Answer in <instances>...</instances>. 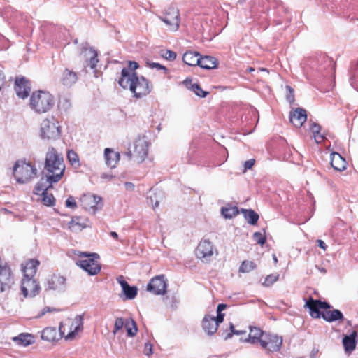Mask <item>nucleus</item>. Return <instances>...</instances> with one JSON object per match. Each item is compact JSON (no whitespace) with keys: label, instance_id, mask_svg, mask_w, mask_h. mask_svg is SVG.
Instances as JSON below:
<instances>
[{"label":"nucleus","instance_id":"nucleus-1","mask_svg":"<svg viewBox=\"0 0 358 358\" xmlns=\"http://www.w3.org/2000/svg\"><path fill=\"white\" fill-rule=\"evenodd\" d=\"M44 169L47 171V180L50 184L59 182L65 171L63 156L51 148L45 155Z\"/></svg>","mask_w":358,"mask_h":358},{"label":"nucleus","instance_id":"nucleus-2","mask_svg":"<svg viewBox=\"0 0 358 358\" xmlns=\"http://www.w3.org/2000/svg\"><path fill=\"white\" fill-rule=\"evenodd\" d=\"M305 307L309 309L310 316L315 318L322 317L329 322L343 319V315L339 310H329L331 308L330 304L313 299L312 297L306 302Z\"/></svg>","mask_w":358,"mask_h":358},{"label":"nucleus","instance_id":"nucleus-3","mask_svg":"<svg viewBox=\"0 0 358 358\" xmlns=\"http://www.w3.org/2000/svg\"><path fill=\"white\" fill-rule=\"evenodd\" d=\"M149 142L146 136H138L122 152L123 156L134 164H140L145 161L148 154Z\"/></svg>","mask_w":358,"mask_h":358},{"label":"nucleus","instance_id":"nucleus-4","mask_svg":"<svg viewBox=\"0 0 358 358\" xmlns=\"http://www.w3.org/2000/svg\"><path fill=\"white\" fill-rule=\"evenodd\" d=\"M55 105L53 96L48 92H34L29 99V106L36 113L41 114L50 110Z\"/></svg>","mask_w":358,"mask_h":358},{"label":"nucleus","instance_id":"nucleus-5","mask_svg":"<svg viewBox=\"0 0 358 358\" xmlns=\"http://www.w3.org/2000/svg\"><path fill=\"white\" fill-rule=\"evenodd\" d=\"M124 89H129L137 98L148 94L152 85L150 82L143 76H134L128 80L127 85L123 83H118Z\"/></svg>","mask_w":358,"mask_h":358},{"label":"nucleus","instance_id":"nucleus-6","mask_svg":"<svg viewBox=\"0 0 358 358\" xmlns=\"http://www.w3.org/2000/svg\"><path fill=\"white\" fill-rule=\"evenodd\" d=\"M36 175V168L30 163L19 161L15 163L13 167V176L18 183H27L34 179Z\"/></svg>","mask_w":358,"mask_h":358},{"label":"nucleus","instance_id":"nucleus-7","mask_svg":"<svg viewBox=\"0 0 358 358\" xmlns=\"http://www.w3.org/2000/svg\"><path fill=\"white\" fill-rule=\"evenodd\" d=\"M79 256L82 259L76 262V264L85 271L89 275L97 274L101 270V266L98 262L99 256L96 253L80 252Z\"/></svg>","mask_w":358,"mask_h":358},{"label":"nucleus","instance_id":"nucleus-8","mask_svg":"<svg viewBox=\"0 0 358 358\" xmlns=\"http://www.w3.org/2000/svg\"><path fill=\"white\" fill-rule=\"evenodd\" d=\"M215 254L217 255L215 247L207 239L201 240L195 250L196 257L204 263L210 262Z\"/></svg>","mask_w":358,"mask_h":358},{"label":"nucleus","instance_id":"nucleus-9","mask_svg":"<svg viewBox=\"0 0 358 358\" xmlns=\"http://www.w3.org/2000/svg\"><path fill=\"white\" fill-rule=\"evenodd\" d=\"M158 18L165 23L167 29L171 31H176L180 26V13L177 8L173 6L169 7L162 15H159Z\"/></svg>","mask_w":358,"mask_h":358},{"label":"nucleus","instance_id":"nucleus-10","mask_svg":"<svg viewBox=\"0 0 358 358\" xmlns=\"http://www.w3.org/2000/svg\"><path fill=\"white\" fill-rule=\"evenodd\" d=\"M83 324V317L78 315L72 322L70 319H67L64 322H61L59 325V332L62 336H64L66 333V326H69L67 334L65 336L66 339H73L76 334L82 329Z\"/></svg>","mask_w":358,"mask_h":358},{"label":"nucleus","instance_id":"nucleus-11","mask_svg":"<svg viewBox=\"0 0 358 358\" xmlns=\"http://www.w3.org/2000/svg\"><path fill=\"white\" fill-rule=\"evenodd\" d=\"M41 287L33 277H24L21 282V292L24 297H34L39 294Z\"/></svg>","mask_w":358,"mask_h":358},{"label":"nucleus","instance_id":"nucleus-12","mask_svg":"<svg viewBox=\"0 0 358 358\" xmlns=\"http://www.w3.org/2000/svg\"><path fill=\"white\" fill-rule=\"evenodd\" d=\"M123 327H125L127 336L129 337L134 336L138 331L136 324L133 319L124 320L122 317H117L113 330V334L115 335L120 330H122Z\"/></svg>","mask_w":358,"mask_h":358},{"label":"nucleus","instance_id":"nucleus-13","mask_svg":"<svg viewBox=\"0 0 358 358\" xmlns=\"http://www.w3.org/2000/svg\"><path fill=\"white\" fill-rule=\"evenodd\" d=\"M167 281L164 275L152 278L147 285V290L155 295H163L166 292Z\"/></svg>","mask_w":358,"mask_h":358},{"label":"nucleus","instance_id":"nucleus-14","mask_svg":"<svg viewBox=\"0 0 358 358\" xmlns=\"http://www.w3.org/2000/svg\"><path fill=\"white\" fill-rule=\"evenodd\" d=\"M66 287V278L60 274L50 275L45 283V290L61 292L65 290Z\"/></svg>","mask_w":358,"mask_h":358},{"label":"nucleus","instance_id":"nucleus-15","mask_svg":"<svg viewBox=\"0 0 358 358\" xmlns=\"http://www.w3.org/2000/svg\"><path fill=\"white\" fill-rule=\"evenodd\" d=\"M80 202L83 207L94 214L96 212L101 208V198L100 196L94 194H84L80 198Z\"/></svg>","mask_w":358,"mask_h":358},{"label":"nucleus","instance_id":"nucleus-16","mask_svg":"<svg viewBox=\"0 0 358 358\" xmlns=\"http://www.w3.org/2000/svg\"><path fill=\"white\" fill-rule=\"evenodd\" d=\"M282 338L274 334H266L261 340V346L268 351H278L282 345Z\"/></svg>","mask_w":358,"mask_h":358},{"label":"nucleus","instance_id":"nucleus-17","mask_svg":"<svg viewBox=\"0 0 358 358\" xmlns=\"http://www.w3.org/2000/svg\"><path fill=\"white\" fill-rule=\"evenodd\" d=\"M13 284L11 270L5 264L4 267L0 268V294L10 290Z\"/></svg>","mask_w":358,"mask_h":358},{"label":"nucleus","instance_id":"nucleus-18","mask_svg":"<svg viewBox=\"0 0 358 358\" xmlns=\"http://www.w3.org/2000/svg\"><path fill=\"white\" fill-rule=\"evenodd\" d=\"M96 50L92 48L83 47L80 52V58L84 61V67L90 66L92 69L96 66L99 59Z\"/></svg>","mask_w":358,"mask_h":358},{"label":"nucleus","instance_id":"nucleus-19","mask_svg":"<svg viewBox=\"0 0 358 358\" xmlns=\"http://www.w3.org/2000/svg\"><path fill=\"white\" fill-rule=\"evenodd\" d=\"M138 66H139L137 62L129 61L128 66L122 69L121 72V77L120 78L118 83H123L124 84L127 85L128 80H129V79L137 76L135 70H136Z\"/></svg>","mask_w":358,"mask_h":358},{"label":"nucleus","instance_id":"nucleus-20","mask_svg":"<svg viewBox=\"0 0 358 358\" xmlns=\"http://www.w3.org/2000/svg\"><path fill=\"white\" fill-rule=\"evenodd\" d=\"M41 134H55L61 133L60 127L54 119H45L41 124Z\"/></svg>","mask_w":358,"mask_h":358},{"label":"nucleus","instance_id":"nucleus-21","mask_svg":"<svg viewBox=\"0 0 358 358\" xmlns=\"http://www.w3.org/2000/svg\"><path fill=\"white\" fill-rule=\"evenodd\" d=\"M307 115L305 109L297 108L289 113V120L295 127H301L306 121Z\"/></svg>","mask_w":358,"mask_h":358},{"label":"nucleus","instance_id":"nucleus-22","mask_svg":"<svg viewBox=\"0 0 358 358\" xmlns=\"http://www.w3.org/2000/svg\"><path fill=\"white\" fill-rule=\"evenodd\" d=\"M117 281L120 285L126 299H133L136 296L138 289L134 286H130L122 276L117 278Z\"/></svg>","mask_w":358,"mask_h":358},{"label":"nucleus","instance_id":"nucleus-23","mask_svg":"<svg viewBox=\"0 0 358 358\" xmlns=\"http://www.w3.org/2000/svg\"><path fill=\"white\" fill-rule=\"evenodd\" d=\"M15 90L17 95L22 99H25L29 96L30 87L24 78H16Z\"/></svg>","mask_w":358,"mask_h":358},{"label":"nucleus","instance_id":"nucleus-24","mask_svg":"<svg viewBox=\"0 0 358 358\" xmlns=\"http://www.w3.org/2000/svg\"><path fill=\"white\" fill-rule=\"evenodd\" d=\"M104 157L106 165L110 168L117 166L120 159L118 152H115L112 148H107L104 150Z\"/></svg>","mask_w":358,"mask_h":358},{"label":"nucleus","instance_id":"nucleus-25","mask_svg":"<svg viewBox=\"0 0 358 358\" xmlns=\"http://www.w3.org/2000/svg\"><path fill=\"white\" fill-rule=\"evenodd\" d=\"M331 165L338 171H343L346 169L347 162L345 159L338 152L331 154Z\"/></svg>","mask_w":358,"mask_h":358},{"label":"nucleus","instance_id":"nucleus-26","mask_svg":"<svg viewBox=\"0 0 358 358\" xmlns=\"http://www.w3.org/2000/svg\"><path fill=\"white\" fill-rule=\"evenodd\" d=\"M357 331H352L350 334L345 335L343 337V345L346 352L351 353L355 349L357 345Z\"/></svg>","mask_w":358,"mask_h":358},{"label":"nucleus","instance_id":"nucleus-27","mask_svg":"<svg viewBox=\"0 0 358 358\" xmlns=\"http://www.w3.org/2000/svg\"><path fill=\"white\" fill-rule=\"evenodd\" d=\"M202 327L206 333L213 335L217 330V325L215 321V317L206 315L202 321Z\"/></svg>","mask_w":358,"mask_h":358},{"label":"nucleus","instance_id":"nucleus-28","mask_svg":"<svg viewBox=\"0 0 358 358\" xmlns=\"http://www.w3.org/2000/svg\"><path fill=\"white\" fill-rule=\"evenodd\" d=\"M77 80V73L69 69H66L61 76L62 83L66 87L72 86L76 83Z\"/></svg>","mask_w":358,"mask_h":358},{"label":"nucleus","instance_id":"nucleus-29","mask_svg":"<svg viewBox=\"0 0 358 358\" xmlns=\"http://www.w3.org/2000/svg\"><path fill=\"white\" fill-rule=\"evenodd\" d=\"M39 265V262L36 259H29L24 265H22V271L24 277H34L36 273L37 267Z\"/></svg>","mask_w":358,"mask_h":358},{"label":"nucleus","instance_id":"nucleus-30","mask_svg":"<svg viewBox=\"0 0 358 358\" xmlns=\"http://www.w3.org/2000/svg\"><path fill=\"white\" fill-rule=\"evenodd\" d=\"M13 341L17 345L27 347L34 343V337L30 334H20L19 336L13 338Z\"/></svg>","mask_w":358,"mask_h":358},{"label":"nucleus","instance_id":"nucleus-31","mask_svg":"<svg viewBox=\"0 0 358 358\" xmlns=\"http://www.w3.org/2000/svg\"><path fill=\"white\" fill-rule=\"evenodd\" d=\"M87 227L85 220L80 217H73L68 224L69 229L72 231H80Z\"/></svg>","mask_w":358,"mask_h":358},{"label":"nucleus","instance_id":"nucleus-32","mask_svg":"<svg viewBox=\"0 0 358 358\" xmlns=\"http://www.w3.org/2000/svg\"><path fill=\"white\" fill-rule=\"evenodd\" d=\"M199 62V63L198 66L206 69H215L217 66V59L211 56L200 57Z\"/></svg>","mask_w":358,"mask_h":358},{"label":"nucleus","instance_id":"nucleus-33","mask_svg":"<svg viewBox=\"0 0 358 358\" xmlns=\"http://www.w3.org/2000/svg\"><path fill=\"white\" fill-rule=\"evenodd\" d=\"M200 55L196 52L187 51L182 57L183 62L189 66H196L199 63Z\"/></svg>","mask_w":358,"mask_h":358},{"label":"nucleus","instance_id":"nucleus-34","mask_svg":"<svg viewBox=\"0 0 358 358\" xmlns=\"http://www.w3.org/2000/svg\"><path fill=\"white\" fill-rule=\"evenodd\" d=\"M266 333L263 332L260 329L257 327H250L248 341L251 343L261 344V340L263 336L266 335Z\"/></svg>","mask_w":358,"mask_h":358},{"label":"nucleus","instance_id":"nucleus-35","mask_svg":"<svg viewBox=\"0 0 358 358\" xmlns=\"http://www.w3.org/2000/svg\"><path fill=\"white\" fill-rule=\"evenodd\" d=\"M52 184L49 183V180H47V175L45 177H43L41 180L37 182L34 188V193L36 194H39L41 192L44 193L45 192H48L49 188L52 187Z\"/></svg>","mask_w":358,"mask_h":358},{"label":"nucleus","instance_id":"nucleus-36","mask_svg":"<svg viewBox=\"0 0 358 358\" xmlns=\"http://www.w3.org/2000/svg\"><path fill=\"white\" fill-rule=\"evenodd\" d=\"M57 331L54 327L45 328L41 334V338L48 342L55 341L57 339Z\"/></svg>","mask_w":358,"mask_h":358},{"label":"nucleus","instance_id":"nucleus-37","mask_svg":"<svg viewBox=\"0 0 358 358\" xmlns=\"http://www.w3.org/2000/svg\"><path fill=\"white\" fill-rule=\"evenodd\" d=\"M221 213L224 218L231 219L238 214V210L236 206L228 204L221 208Z\"/></svg>","mask_w":358,"mask_h":358},{"label":"nucleus","instance_id":"nucleus-38","mask_svg":"<svg viewBox=\"0 0 358 358\" xmlns=\"http://www.w3.org/2000/svg\"><path fill=\"white\" fill-rule=\"evenodd\" d=\"M241 212L249 224L254 225L257 222L259 215L254 210L242 209Z\"/></svg>","mask_w":358,"mask_h":358},{"label":"nucleus","instance_id":"nucleus-39","mask_svg":"<svg viewBox=\"0 0 358 358\" xmlns=\"http://www.w3.org/2000/svg\"><path fill=\"white\" fill-rule=\"evenodd\" d=\"M184 83L187 85L188 88H189L192 91H193L196 95L200 97H205L208 92L206 91H203L199 85L198 84H192L191 80L186 79L184 80Z\"/></svg>","mask_w":358,"mask_h":358},{"label":"nucleus","instance_id":"nucleus-40","mask_svg":"<svg viewBox=\"0 0 358 358\" xmlns=\"http://www.w3.org/2000/svg\"><path fill=\"white\" fill-rule=\"evenodd\" d=\"M256 267L255 264L251 261H243L239 268L241 273H248Z\"/></svg>","mask_w":358,"mask_h":358},{"label":"nucleus","instance_id":"nucleus-41","mask_svg":"<svg viewBox=\"0 0 358 358\" xmlns=\"http://www.w3.org/2000/svg\"><path fill=\"white\" fill-rule=\"evenodd\" d=\"M42 202L44 205L48 206H53L55 201V197L52 194L45 192L42 193Z\"/></svg>","mask_w":358,"mask_h":358},{"label":"nucleus","instance_id":"nucleus-42","mask_svg":"<svg viewBox=\"0 0 358 358\" xmlns=\"http://www.w3.org/2000/svg\"><path fill=\"white\" fill-rule=\"evenodd\" d=\"M67 159L72 166H79V159L78 155L73 150L68 151Z\"/></svg>","mask_w":358,"mask_h":358},{"label":"nucleus","instance_id":"nucleus-43","mask_svg":"<svg viewBox=\"0 0 358 358\" xmlns=\"http://www.w3.org/2000/svg\"><path fill=\"white\" fill-rule=\"evenodd\" d=\"M279 275L278 274H271L267 275L264 281L262 282V285L265 287H269L272 285L275 282L278 280Z\"/></svg>","mask_w":358,"mask_h":358},{"label":"nucleus","instance_id":"nucleus-44","mask_svg":"<svg viewBox=\"0 0 358 358\" xmlns=\"http://www.w3.org/2000/svg\"><path fill=\"white\" fill-rule=\"evenodd\" d=\"M71 106V103L69 101V100L66 98H62L60 99L58 103V107L60 110L66 111L68 110Z\"/></svg>","mask_w":358,"mask_h":358},{"label":"nucleus","instance_id":"nucleus-45","mask_svg":"<svg viewBox=\"0 0 358 358\" xmlns=\"http://www.w3.org/2000/svg\"><path fill=\"white\" fill-rule=\"evenodd\" d=\"M162 196L160 194H157L156 192L153 193L152 194L150 195L149 199L150 200V202L152 205L153 209L157 208L159 206V199Z\"/></svg>","mask_w":358,"mask_h":358},{"label":"nucleus","instance_id":"nucleus-46","mask_svg":"<svg viewBox=\"0 0 358 358\" xmlns=\"http://www.w3.org/2000/svg\"><path fill=\"white\" fill-rule=\"evenodd\" d=\"M161 56L167 60L173 61L176 58V53L171 50H162Z\"/></svg>","mask_w":358,"mask_h":358},{"label":"nucleus","instance_id":"nucleus-47","mask_svg":"<svg viewBox=\"0 0 358 358\" xmlns=\"http://www.w3.org/2000/svg\"><path fill=\"white\" fill-rule=\"evenodd\" d=\"M286 90H287V94H286V100L289 103H293L294 102V89L289 86V85H287L285 87Z\"/></svg>","mask_w":358,"mask_h":358},{"label":"nucleus","instance_id":"nucleus-48","mask_svg":"<svg viewBox=\"0 0 358 358\" xmlns=\"http://www.w3.org/2000/svg\"><path fill=\"white\" fill-rule=\"evenodd\" d=\"M254 240L260 245H264L266 242L265 236L261 232H255L253 234Z\"/></svg>","mask_w":358,"mask_h":358},{"label":"nucleus","instance_id":"nucleus-49","mask_svg":"<svg viewBox=\"0 0 358 358\" xmlns=\"http://www.w3.org/2000/svg\"><path fill=\"white\" fill-rule=\"evenodd\" d=\"M309 130L312 134H320L321 127L315 122H312L310 124Z\"/></svg>","mask_w":358,"mask_h":358},{"label":"nucleus","instance_id":"nucleus-50","mask_svg":"<svg viewBox=\"0 0 358 358\" xmlns=\"http://www.w3.org/2000/svg\"><path fill=\"white\" fill-rule=\"evenodd\" d=\"M66 206L70 208H75L76 207V203L73 196H71L66 199Z\"/></svg>","mask_w":358,"mask_h":358},{"label":"nucleus","instance_id":"nucleus-51","mask_svg":"<svg viewBox=\"0 0 358 358\" xmlns=\"http://www.w3.org/2000/svg\"><path fill=\"white\" fill-rule=\"evenodd\" d=\"M143 352L147 356H150L152 354V346L150 343H146L145 344Z\"/></svg>","mask_w":358,"mask_h":358},{"label":"nucleus","instance_id":"nucleus-52","mask_svg":"<svg viewBox=\"0 0 358 358\" xmlns=\"http://www.w3.org/2000/svg\"><path fill=\"white\" fill-rule=\"evenodd\" d=\"M255 160L253 159H249V160L245 162V164H244L245 171L252 169V167L255 164Z\"/></svg>","mask_w":358,"mask_h":358},{"label":"nucleus","instance_id":"nucleus-53","mask_svg":"<svg viewBox=\"0 0 358 358\" xmlns=\"http://www.w3.org/2000/svg\"><path fill=\"white\" fill-rule=\"evenodd\" d=\"M230 330H231V333H229L227 334V336L225 337V339L231 338L232 334H237V335H238V334H241V331H236V330L234 329V326L231 323L230 324Z\"/></svg>","mask_w":358,"mask_h":358},{"label":"nucleus","instance_id":"nucleus-54","mask_svg":"<svg viewBox=\"0 0 358 358\" xmlns=\"http://www.w3.org/2000/svg\"><path fill=\"white\" fill-rule=\"evenodd\" d=\"M230 330H231V333H229L227 334V336L225 337V339L231 338L232 334H237V335H238V334H241V331H236V330L234 329V326L231 323L230 324Z\"/></svg>","mask_w":358,"mask_h":358},{"label":"nucleus","instance_id":"nucleus-55","mask_svg":"<svg viewBox=\"0 0 358 358\" xmlns=\"http://www.w3.org/2000/svg\"><path fill=\"white\" fill-rule=\"evenodd\" d=\"M148 64L150 68H157L158 69H164L166 72L167 71V69L159 63L152 62V63H149Z\"/></svg>","mask_w":358,"mask_h":358},{"label":"nucleus","instance_id":"nucleus-56","mask_svg":"<svg viewBox=\"0 0 358 358\" xmlns=\"http://www.w3.org/2000/svg\"><path fill=\"white\" fill-rule=\"evenodd\" d=\"M224 315L222 313H217L216 317H215V321H216L217 325L218 326L220 323L223 322Z\"/></svg>","mask_w":358,"mask_h":358},{"label":"nucleus","instance_id":"nucleus-57","mask_svg":"<svg viewBox=\"0 0 358 358\" xmlns=\"http://www.w3.org/2000/svg\"><path fill=\"white\" fill-rule=\"evenodd\" d=\"M314 140L317 143H321L324 139L325 136H313Z\"/></svg>","mask_w":358,"mask_h":358},{"label":"nucleus","instance_id":"nucleus-58","mask_svg":"<svg viewBox=\"0 0 358 358\" xmlns=\"http://www.w3.org/2000/svg\"><path fill=\"white\" fill-rule=\"evenodd\" d=\"M317 243H318V246L320 248H321L322 249H323L324 250H326L327 248V245H326V243L322 241V240H317Z\"/></svg>","mask_w":358,"mask_h":358},{"label":"nucleus","instance_id":"nucleus-59","mask_svg":"<svg viewBox=\"0 0 358 358\" xmlns=\"http://www.w3.org/2000/svg\"><path fill=\"white\" fill-rule=\"evenodd\" d=\"M226 307H227V306L225 304H223V303L219 304L217 308V313H222V311L224 310L226 308Z\"/></svg>","mask_w":358,"mask_h":358},{"label":"nucleus","instance_id":"nucleus-60","mask_svg":"<svg viewBox=\"0 0 358 358\" xmlns=\"http://www.w3.org/2000/svg\"><path fill=\"white\" fill-rule=\"evenodd\" d=\"M124 185L127 190L131 191L134 189V185L131 182H125Z\"/></svg>","mask_w":358,"mask_h":358},{"label":"nucleus","instance_id":"nucleus-61","mask_svg":"<svg viewBox=\"0 0 358 358\" xmlns=\"http://www.w3.org/2000/svg\"><path fill=\"white\" fill-rule=\"evenodd\" d=\"M110 236H111L113 238H115V239H117V238H118V235H117V234L116 232H115V231H111V232H110Z\"/></svg>","mask_w":358,"mask_h":358},{"label":"nucleus","instance_id":"nucleus-62","mask_svg":"<svg viewBox=\"0 0 358 358\" xmlns=\"http://www.w3.org/2000/svg\"><path fill=\"white\" fill-rule=\"evenodd\" d=\"M315 267H316L317 268H318V269H319V271H320L321 273H326V270H325L324 268H318V266H315Z\"/></svg>","mask_w":358,"mask_h":358},{"label":"nucleus","instance_id":"nucleus-63","mask_svg":"<svg viewBox=\"0 0 358 358\" xmlns=\"http://www.w3.org/2000/svg\"><path fill=\"white\" fill-rule=\"evenodd\" d=\"M259 71L268 73V71L266 69H263V68L259 69Z\"/></svg>","mask_w":358,"mask_h":358},{"label":"nucleus","instance_id":"nucleus-64","mask_svg":"<svg viewBox=\"0 0 358 358\" xmlns=\"http://www.w3.org/2000/svg\"><path fill=\"white\" fill-rule=\"evenodd\" d=\"M273 259L275 264L278 262V259L275 255H273Z\"/></svg>","mask_w":358,"mask_h":358}]
</instances>
